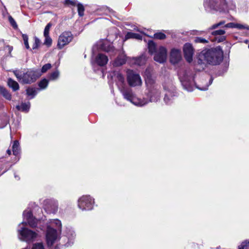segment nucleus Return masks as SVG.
<instances>
[{"label":"nucleus","instance_id":"obj_1","mask_svg":"<svg viewBox=\"0 0 249 249\" xmlns=\"http://www.w3.org/2000/svg\"><path fill=\"white\" fill-rule=\"evenodd\" d=\"M23 221L18 225V236L20 240L26 242L34 241L37 233L28 229L25 225L28 224L31 227H36L38 220L35 218L30 210H25L23 213Z\"/></svg>","mask_w":249,"mask_h":249},{"label":"nucleus","instance_id":"obj_2","mask_svg":"<svg viewBox=\"0 0 249 249\" xmlns=\"http://www.w3.org/2000/svg\"><path fill=\"white\" fill-rule=\"evenodd\" d=\"M178 75L183 89L188 91H192L195 87L200 90H206L213 81L212 77H205L202 79V84H197L194 80V75L189 71L180 70Z\"/></svg>","mask_w":249,"mask_h":249},{"label":"nucleus","instance_id":"obj_3","mask_svg":"<svg viewBox=\"0 0 249 249\" xmlns=\"http://www.w3.org/2000/svg\"><path fill=\"white\" fill-rule=\"evenodd\" d=\"M203 5L205 11L208 13H224L236 7L233 0H204Z\"/></svg>","mask_w":249,"mask_h":249},{"label":"nucleus","instance_id":"obj_4","mask_svg":"<svg viewBox=\"0 0 249 249\" xmlns=\"http://www.w3.org/2000/svg\"><path fill=\"white\" fill-rule=\"evenodd\" d=\"M222 53L215 49L203 50L198 55L197 63L199 65L209 64L216 65L222 61Z\"/></svg>","mask_w":249,"mask_h":249},{"label":"nucleus","instance_id":"obj_5","mask_svg":"<svg viewBox=\"0 0 249 249\" xmlns=\"http://www.w3.org/2000/svg\"><path fill=\"white\" fill-rule=\"evenodd\" d=\"M13 73L18 80L24 84L34 83L41 76L40 70L35 69H27L23 71L16 69L13 71Z\"/></svg>","mask_w":249,"mask_h":249},{"label":"nucleus","instance_id":"obj_6","mask_svg":"<svg viewBox=\"0 0 249 249\" xmlns=\"http://www.w3.org/2000/svg\"><path fill=\"white\" fill-rule=\"evenodd\" d=\"M123 98L134 105L142 107L148 103V100L145 97H138L130 87H126L120 90Z\"/></svg>","mask_w":249,"mask_h":249},{"label":"nucleus","instance_id":"obj_7","mask_svg":"<svg viewBox=\"0 0 249 249\" xmlns=\"http://www.w3.org/2000/svg\"><path fill=\"white\" fill-rule=\"evenodd\" d=\"M78 207L82 211H89L93 208L94 199L89 195H84L78 199Z\"/></svg>","mask_w":249,"mask_h":249},{"label":"nucleus","instance_id":"obj_8","mask_svg":"<svg viewBox=\"0 0 249 249\" xmlns=\"http://www.w3.org/2000/svg\"><path fill=\"white\" fill-rule=\"evenodd\" d=\"M45 211L48 214H55L58 210V202L53 198H47L42 202Z\"/></svg>","mask_w":249,"mask_h":249},{"label":"nucleus","instance_id":"obj_9","mask_svg":"<svg viewBox=\"0 0 249 249\" xmlns=\"http://www.w3.org/2000/svg\"><path fill=\"white\" fill-rule=\"evenodd\" d=\"M127 81L129 86L135 87L142 85V81L140 75L132 70L127 71Z\"/></svg>","mask_w":249,"mask_h":249},{"label":"nucleus","instance_id":"obj_10","mask_svg":"<svg viewBox=\"0 0 249 249\" xmlns=\"http://www.w3.org/2000/svg\"><path fill=\"white\" fill-rule=\"evenodd\" d=\"M56 229H54L50 226H47L46 234L47 243L49 246H52L57 239L59 233Z\"/></svg>","mask_w":249,"mask_h":249},{"label":"nucleus","instance_id":"obj_11","mask_svg":"<svg viewBox=\"0 0 249 249\" xmlns=\"http://www.w3.org/2000/svg\"><path fill=\"white\" fill-rule=\"evenodd\" d=\"M109 75L115 80L119 90L127 87L125 83V78L120 71H113Z\"/></svg>","mask_w":249,"mask_h":249},{"label":"nucleus","instance_id":"obj_12","mask_svg":"<svg viewBox=\"0 0 249 249\" xmlns=\"http://www.w3.org/2000/svg\"><path fill=\"white\" fill-rule=\"evenodd\" d=\"M164 89L166 92L164 97V101L166 104L170 105L173 102V101L177 97V93L175 88L173 86H171L170 88L164 87Z\"/></svg>","mask_w":249,"mask_h":249},{"label":"nucleus","instance_id":"obj_13","mask_svg":"<svg viewBox=\"0 0 249 249\" xmlns=\"http://www.w3.org/2000/svg\"><path fill=\"white\" fill-rule=\"evenodd\" d=\"M72 35L70 32H65L59 36L57 47L62 49L65 45H68L72 39Z\"/></svg>","mask_w":249,"mask_h":249},{"label":"nucleus","instance_id":"obj_14","mask_svg":"<svg viewBox=\"0 0 249 249\" xmlns=\"http://www.w3.org/2000/svg\"><path fill=\"white\" fill-rule=\"evenodd\" d=\"M167 49L165 47L162 46H159L156 52L154 53V60L160 63H164L167 59Z\"/></svg>","mask_w":249,"mask_h":249},{"label":"nucleus","instance_id":"obj_15","mask_svg":"<svg viewBox=\"0 0 249 249\" xmlns=\"http://www.w3.org/2000/svg\"><path fill=\"white\" fill-rule=\"evenodd\" d=\"M182 58L181 51L180 49L173 48L170 53V61L172 64L178 63Z\"/></svg>","mask_w":249,"mask_h":249},{"label":"nucleus","instance_id":"obj_16","mask_svg":"<svg viewBox=\"0 0 249 249\" xmlns=\"http://www.w3.org/2000/svg\"><path fill=\"white\" fill-rule=\"evenodd\" d=\"M100 46L102 50L107 52L110 55H114L117 53V50L113 46L112 43L107 40L103 41Z\"/></svg>","mask_w":249,"mask_h":249},{"label":"nucleus","instance_id":"obj_17","mask_svg":"<svg viewBox=\"0 0 249 249\" xmlns=\"http://www.w3.org/2000/svg\"><path fill=\"white\" fill-rule=\"evenodd\" d=\"M184 57L186 61L189 63L193 60L194 49L192 45L190 43H186L183 47Z\"/></svg>","mask_w":249,"mask_h":249},{"label":"nucleus","instance_id":"obj_18","mask_svg":"<svg viewBox=\"0 0 249 249\" xmlns=\"http://www.w3.org/2000/svg\"><path fill=\"white\" fill-rule=\"evenodd\" d=\"M160 92L157 87H153V89H150L146 98L148 100V103L150 102H157L160 99Z\"/></svg>","mask_w":249,"mask_h":249},{"label":"nucleus","instance_id":"obj_19","mask_svg":"<svg viewBox=\"0 0 249 249\" xmlns=\"http://www.w3.org/2000/svg\"><path fill=\"white\" fill-rule=\"evenodd\" d=\"M225 21H221L218 23L214 24L208 29V31L209 32L211 30H213L221 27L226 28H235L236 23H235L230 22L226 24H225Z\"/></svg>","mask_w":249,"mask_h":249},{"label":"nucleus","instance_id":"obj_20","mask_svg":"<svg viewBox=\"0 0 249 249\" xmlns=\"http://www.w3.org/2000/svg\"><path fill=\"white\" fill-rule=\"evenodd\" d=\"M66 236L68 239V241L66 245L67 246H71L73 244L74 240L76 237L75 232L71 227H68L66 230Z\"/></svg>","mask_w":249,"mask_h":249},{"label":"nucleus","instance_id":"obj_21","mask_svg":"<svg viewBox=\"0 0 249 249\" xmlns=\"http://www.w3.org/2000/svg\"><path fill=\"white\" fill-rule=\"evenodd\" d=\"M144 76L145 84H146L147 87L150 89H153V87H157L154 85L155 81L150 73L149 70H146L144 72Z\"/></svg>","mask_w":249,"mask_h":249},{"label":"nucleus","instance_id":"obj_22","mask_svg":"<svg viewBox=\"0 0 249 249\" xmlns=\"http://www.w3.org/2000/svg\"><path fill=\"white\" fill-rule=\"evenodd\" d=\"M108 61V59L107 56L101 53H98L95 58V62L100 66H105Z\"/></svg>","mask_w":249,"mask_h":249},{"label":"nucleus","instance_id":"obj_23","mask_svg":"<svg viewBox=\"0 0 249 249\" xmlns=\"http://www.w3.org/2000/svg\"><path fill=\"white\" fill-rule=\"evenodd\" d=\"M126 61V56L124 54L119 55L113 61L112 65L113 67H120L125 64Z\"/></svg>","mask_w":249,"mask_h":249},{"label":"nucleus","instance_id":"obj_24","mask_svg":"<svg viewBox=\"0 0 249 249\" xmlns=\"http://www.w3.org/2000/svg\"><path fill=\"white\" fill-rule=\"evenodd\" d=\"M47 226H50L54 229H56L59 232L61 231L62 224L60 220L58 219H50Z\"/></svg>","mask_w":249,"mask_h":249},{"label":"nucleus","instance_id":"obj_25","mask_svg":"<svg viewBox=\"0 0 249 249\" xmlns=\"http://www.w3.org/2000/svg\"><path fill=\"white\" fill-rule=\"evenodd\" d=\"M16 108L18 110L26 112H28L30 108V103L29 102L22 103L20 105H17Z\"/></svg>","mask_w":249,"mask_h":249},{"label":"nucleus","instance_id":"obj_26","mask_svg":"<svg viewBox=\"0 0 249 249\" xmlns=\"http://www.w3.org/2000/svg\"><path fill=\"white\" fill-rule=\"evenodd\" d=\"M38 89L29 88L26 89V93L30 97L29 99L34 98L37 93Z\"/></svg>","mask_w":249,"mask_h":249},{"label":"nucleus","instance_id":"obj_27","mask_svg":"<svg viewBox=\"0 0 249 249\" xmlns=\"http://www.w3.org/2000/svg\"><path fill=\"white\" fill-rule=\"evenodd\" d=\"M148 48L149 52L151 54H153L156 52L158 47L153 41L150 40L148 42Z\"/></svg>","mask_w":249,"mask_h":249},{"label":"nucleus","instance_id":"obj_28","mask_svg":"<svg viewBox=\"0 0 249 249\" xmlns=\"http://www.w3.org/2000/svg\"><path fill=\"white\" fill-rule=\"evenodd\" d=\"M12 150L13 153L15 156H18L20 153V148L18 141H15L14 142L12 146Z\"/></svg>","mask_w":249,"mask_h":249},{"label":"nucleus","instance_id":"obj_29","mask_svg":"<svg viewBox=\"0 0 249 249\" xmlns=\"http://www.w3.org/2000/svg\"><path fill=\"white\" fill-rule=\"evenodd\" d=\"M8 85L12 89L13 91H16L19 89L18 84L12 78H10L8 79Z\"/></svg>","mask_w":249,"mask_h":249},{"label":"nucleus","instance_id":"obj_30","mask_svg":"<svg viewBox=\"0 0 249 249\" xmlns=\"http://www.w3.org/2000/svg\"><path fill=\"white\" fill-rule=\"evenodd\" d=\"M0 93L6 99L10 100L11 99V95L9 92L4 87H0Z\"/></svg>","mask_w":249,"mask_h":249},{"label":"nucleus","instance_id":"obj_31","mask_svg":"<svg viewBox=\"0 0 249 249\" xmlns=\"http://www.w3.org/2000/svg\"><path fill=\"white\" fill-rule=\"evenodd\" d=\"M146 57L144 55H142L138 57L135 58V63L139 66L142 65L146 62Z\"/></svg>","mask_w":249,"mask_h":249},{"label":"nucleus","instance_id":"obj_32","mask_svg":"<svg viewBox=\"0 0 249 249\" xmlns=\"http://www.w3.org/2000/svg\"><path fill=\"white\" fill-rule=\"evenodd\" d=\"M49 80L47 79L44 78L38 83V86L39 87V90L44 89L47 88L48 86Z\"/></svg>","mask_w":249,"mask_h":249},{"label":"nucleus","instance_id":"obj_33","mask_svg":"<svg viewBox=\"0 0 249 249\" xmlns=\"http://www.w3.org/2000/svg\"><path fill=\"white\" fill-rule=\"evenodd\" d=\"M59 76V72L56 70L54 71L50 74L49 77L50 80H55L57 79Z\"/></svg>","mask_w":249,"mask_h":249},{"label":"nucleus","instance_id":"obj_34","mask_svg":"<svg viewBox=\"0 0 249 249\" xmlns=\"http://www.w3.org/2000/svg\"><path fill=\"white\" fill-rule=\"evenodd\" d=\"M77 9H78V15L80 17H82L84 14L85 8L83 5L80 3H78L77 4Z\"/></svg>","mask_w":249,"mask_h":249},{"label":"nucleus","instance_id":"obj_35","mask_svg":"<svg viewBox=\"0 0 249 249\" xmlns=\"http://www.w3.org/2000/svg\"><path fill=\"white\" fill-rule=\"evenodd\" d=\"M126 36L127 38H136V39H141V40L142 39V36H141V35H140V34H138L133 33H128L127 34Z\"/></svg>","mask_w":249,"mask_h":249},{"label":"nucleus","instance_id":"obj_36","mask_svg":"<svg viewBox=\"0 0 249 249\" xmlns=\"http://www.w3.org/2000/svg\"><path fill=\"white\" fill-rule=\"evenodd\" d=\"M77 3L76 0H65L64 1V4L68 6H75Z\"/></svg>","mask_w":249,"mask_h":249},{"label":"nucleus","instance_id":"obj_37","mask_svg":"<svg viewBox=\"0 0 249 249\" xmlns=\"http://www.w3.org/2000/svg\"><path fill=\"white\" fill-rule=\"evenodd\" d=\"M225 31L224 29H219L216 30H214L212 32L211 34L214 36H222L225 34Z\"/></svg>","mask_w":249,"mask_h":249},{"label":"nucleus","instance_id":"obj_38","mask_svg":"<svg viewBox=\"0 0 249 249\" xmlns=\"http://www.w3.org/2000/svg\"><path fill=\"white\" fill-rule=\"evenodd\" d=\"M52 65L50 63H47L43 65L41 68V70H40L41 75L42 74V73L46 72L48 70L50 69Z\"/></svg>","mask_w":249,"mask_h":249},{"label":"nucleus","instance_id":"obj_39","mask_svg":"<svg viewBox=\"0 0 249 249\" xmlns=\"http://www.w3.org/2000/svg\"><path fill=\"white\" fill-rule=\"evenodd\" d=\"M22 39L23 40L24 44V45L25 46V48L27 49H30V46H29V43H28V36L27 35H26V34H23L22 35Z\"/></svg>","mask_w":249,"mask_h":249},{"label":"nucleus","instance_id":"obj_40","mask_svg":"<svg viewBox=\"0 0 249 249\" xmlns=\"http://www.w3.org/2000/svg\"><path fill=\"white\" fill-rule=\"evenodd\" d=\"M154 36L155 38L158 39H163L166 38V35L161 32L155 33L154 35Z\"/></svg>","mask_w":249,"mask_h":249},{"label":"nucleus","instance_id":"obj_41","mask_svg":"<svg viewBox=\"0 0 249 249\" xmlns=\"http://www.w3.org/2000/svg\"><path fill=\"white\" fill-rule=\"evenodd\" d=\"M52 26V24L50 22L47 24L44 29V36H47L48 35H49L50 30Z\"/></svg>","mask_w":249,"mask_h":249},{"label":"nucleus","instance_id":"obj_42","mask_svg":"<svg viewBox=\"0 0 249 249\" xmlns=\"http://www.w3.org/2000/svg\"><path fill=\"white\" fill-rule=\"evenodd\" d=\"M238 249H249V241H245L239 246Z\"/></svg>","mask_w":249,"mask_h":249},{"label":"nucleus","instance_id":"obj_43","mask_svg":"<svg viewBox=\"0 0 249 249\" xmlns=\"http://www.w3.org/2000/svg\"><path fill=\"white\" fill-rule=\"evenodd\" d=\"M8 20H9V21L10 23L11 24V26L14 29H17L18 28V25H17L16 22L15 21L14 19L11 16H9L8 17Z\"/></svg>","mask_w":249,"mask_h":249},{"label":"nucleus","instance_id":"obj_44","mask_svg":"<svg viewBox=\"0 0 249 249\" xmlns=\"http://www.w3.org/2000/svg\"><path fill=\"white\" fill-rule=\"evenodd\" d=\"M40 40L36 37H35V42L33 45L32 49L33 50L37 49L40 45Z\"/></svg>","mask_w":249,"mask_h":249},{"label":"nucleus","instance_id":"obj_45","mask_svg":"<svg viewBox=\"0 0 249 249\" xmlns=\"http://www.w3.org/2000/svg\"><path fill=\"white\" fill-rule=\"evenodd\" d=\"M45 39L44 42V44L48 46H50L52 44V40L49 35L47 36H44Z\"/></svg>","mask_w":249,"mask_h":249},{"label":"nucleus","instance_id":"obj_46","mask_svg":"<svg viewBox=\"0 0 249 249\" xmlns=\"http://www.w3.org/2000/svg\"><path fill=\"white\" fill-rule=\"evenodd\" d=\"M195 41L196 43H200L203 44H205L208 42V40L200 37H196L195 39Z\"/></svg>","mask_w":249,"mask_h":249},{"label":"nucleus","instance_id":"obj_47","mask_svg":"<svg viewBox=\"0 0 249 249\" xmlns=\"http://www.w3.org/2000/svg\"><path fill=\"white\" fill-rule=\"evenodd\" d=\"M235 28L238 29H247L249 30V26L247 25H243L239 23L235 24Z\"/></svg>","mask_w":249,"mask_h":249},{"label":"nucleus","instance_id":"obj_48","mask_svg":"<svg viewBox=\"0 0 249 249\" xmlns=\"http://www.w3.org/2000/svg\"><path fill=\"white\" fill-rule=\"evenodd\" d=\"M32 249H45L44 246L41 243H37L33 245Z\"/></svg>","mask_w":249,"mask_h":249},{"label":"nucleus","instance_id":"obj_49","mask_svg":"<svg viewBox=\"0 0 249 249\" xmlns=\"http://www.w3.org/2000/svg\"><path fill=\"white\" fill-rule=\"evenodd\" d=\"M101 10L104 11V14L107 15L108 13L113 12V10L110 9L107 7H103L101 8Z\"/></svg>","mask_w":249,"mask_h":249},{"label":"nucleus","instance_id":"obj_50","mask_svg":"<svg viewBox=\"0 0 249 249\" xmlns=\"http://www.w3.org/2000/svg\"><path fill=\"white\" fill-rule=\"evenodd\" d=\"M204 33V31H198V30H193L191 31V34L194 35H200Z\"/></svg>","mask_w":249,"mask_h":249},{"label":"nucleus","instance_id":"obj_51","mask_svg":"<svg viewBox=\"0 0 249 249\" xmlns=\"http://www.w3.org/2000/svg\"><path fill=\"white\" fill-rule=\"evenodd\" d=\"M216 39L217 40V42H220L223 41L225 39V38L224 36H221L218 37L217 38H216Z\"/></svg>","mask_w":249,"mask_h":249},{"label":"nucleus","instance_id":"obj_52","mask_svg":"<svg viewBox=\"0 0 249 249\" xmlns=\"http://www.w3.org/2000/svg\"><path fill=\"white\" fill-rule=\"evenodd\" d=\"M7 124V121H5L3 123L2 125L1 126H0V128H3Z\"/></svg>","mask_w":249,"mask_h":249},{"label":"nucleus","instance_id":"obj_53","mask_svg":"<svg viewBox=\"0 0 249 249\" xmlns=\"http://www.w3.org/2000/svg\"><path fill=\"white\" fill-rule=\"evenodd\" d=\"M6 152H7V153L8 155H11V150H10L8 149V150H7V151H6Z\"/></svg>","mask_w":249,"mask_h":249},{"label":"nucleus","instance_id":"obj_54","mask_svg":"<svg viewBox=\"0 0 249 249\" xmlns=\"http://www.w3.org/2000/svg\"><path fill=\"white\" fill-rule=\"evenodd\" d=\"M8 47H9V52L10 53L12 51L13 48H12V47H10V46H8Z\"/></svg>","mask_w":249,"mask_h":249},{"label":"nucleus","instance_id":"obj_55","mask_svg":"<svg viewBox=\"0 0 249 249\" xmlns=\"http://www.w3.org/2000/svg\"><path fill=\"white\" fill-rule=\"evenodd\" d=\"M15 178H16V179H17V180H18V179H19V177H18V176H17V175H15Z\"/></svg>","mask_w":249,"mask_h":249},{"label":"nucleus","instance_id":"obj_56","mask_svg":"<svg viewBox=\"0 0 249 249\" xmlns=\"http://www.w3.org/2000/svg\"><path fill=\"white\" fill-rule=\"evenodd\" d=\"M244 43H245L247 44V43H248L249 41H248V40L246 39V40H245L244 41Z\"/></svg>","mask_w":249,"mask_h":249},{"label":"nucleus","instance_id":"obj_57","mask_svg":"<svg viewBox=\"0 0 249 249\" xmlns=\"http://www.w3.org/2000/svg\"><path fill=\"white\" fill-rule=\"evenodd\" d=\"M248 48H249V46H248Z\"/></svg>","mask_w":249,"mask_h":249}]
</instances>
